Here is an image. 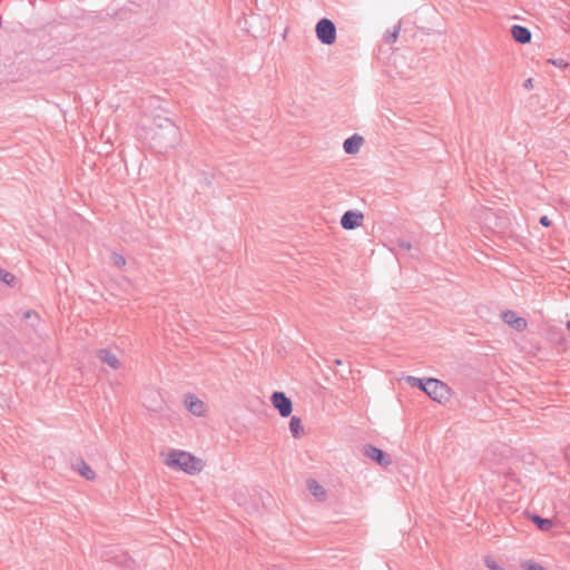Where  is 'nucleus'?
Segmentation results:
<instances>
[{
    "mask_svg": "<svg viewBox=\"0 0 570 570\" xmlns=\"http://www.w3.org/2000/svg\"><path fill=\"white\" fill-rule=\"evenodd\" d=\"M317 39L323 45H333L336 40V27L334 22L327 18L318 20L315 27Z\"/></svg>",
    "mask_w": 570,
    "mask_h": 570,
    "instance_id": "nucleus-1",
    "label": "nucleus"
},
{
    "mask_svg": "<svg viewBox=\"0 0 570 570\" xmlns=\"http://www.w3.org/2000/svg\"><path fill=\"white\" fill-rule=\"evenodd\" d=\"M424 392L434 401L441 402L448 397L449 387L446 384L436 379H426Z\"/></svg>",
    "mask_w": 570,
    "mask_h": 570,
    "instance_id": "nucleus-2",
    "label": "nucleus"
},
{
    "mask_svg": "<svg viewBox=\"0 0 570 570\" xmlns=\"http://www.w3.org/2000/svg\"><path fill=\"white\" fill-rule=\"evenodd\" d=\"M271 403L278 411L282 417L289 416L293 411V402L284 392H273L271 395Z\"/></svg>",
    "mask_w": 570,
    "mask_h": 570,
    "instance_id": "nucleus-3",
    "label": "nucleus"
},
{
    "mask_svg": "<svg viewBox=\"0 0 570 570\" xmlns=\"http://www.w3.org/2000/svg\"><path fill=\"white\" fill-rule=\"evenodd\" d=\"M184 404L186 409L195 416H204L207 411V405L198 396L193 393L184 395Z\"/></svg>",
    "mask_w": 570,
    "mask_h": 570,
    "instance_id": "nucleus-4",
    "label": "nucleus"
},
{
    "mask_svg": "<svg viewBox=\"0 0 570 570\" xmlns=\"http://www.w3.org/2000/svg\"><path fill=\"white\" fill-rule=\"evenodd\" d=\"M364 215L357 210H347L341 217V226L346 230L355 229L362 225Z\"/></svg>",
    "mask_w": 570,
    "mask_h": 570,
    "instance_id": "nucleus-5",
    "label": "nucleus"
},
{
    "mask_svg": "<svg viewBox=\"0 0 570 570\" xmlns=\"http://www.w3.org/2000/svg\"><path fill=\"white\" fill-rule=\"evenodd\" d=\"M360 452L363 454V456L374 461L375 463H385V452L372 444L362 445V448H360ZM386 463L390 462L387 461Z\"/></svg>",
    "mask_w": 570,
    "mask_h": 570,
    "instance_id": "nucleus-6",
    "label": "nucleus"
},
{
    "mask_svg": "<svg viewBox=\"0 0 570 570\" xmlns=\"http://www.w3.org/2000/svg\"><path fill=\"white\" fill-rule=\"evenodd\" d=\"M502 320L505 324L519 332L525 330L528 325L524 318L519 317L513 311L510 309L502 313Z\"/></svg>",
    "mask_w": 570,
    "mask_h": 570,
    "instance_id": "nucleus-7",
    "label": "nucleus"
},
{
    "mask_svg": "<svg viewBox=\"0 0 570 570\" xmlns=\"http://www.w3.org/2000/svg\"><path fill=\"white\" fill-rule=\"evenodd\" d=\"M511 37L518 43L525 45L531 41L532 35L529 28L520 24H513L510 30Z\"/></svg>",
    "mask_w": 570,
    "mask_h": 570,
    "instance_id": "nucleus-8",
    "label": "nucleus"
},
{
    "mask_svg": "<svg viewBox=\"0 0 570 570\" xmlns=\"http://www.w3.org/2000/svg\"><path fill=\"white\" fill-rule=\"evenodd\" d=\"M97 356L102 363L107 364L108 366H110L114 370H117L120 367L121 363H120L118 356L110 350H106V348L99 350L97 352Z\"/></svg>",
    "mask_w": 570,
    "mask_h": 570,
    "instance_id": "nucleus-9",
    "label": "nucleus"
},
{
    "mask_svg": "<svg viewBox=\"0 0 570 570\" xmlns=\"http://www.w3.org/2000/svg\"><path fill=\"white\" fill-rule=\"evenodd\" d=\"M306 487L311 494L320 502L326 500V490L315 479H307Z\"/></svg>",
    "mask_w": 570,
    "mask_h": 570,
    "instance_id": "nucleus-10",
    "label": "nucleus"
},
{
    "mask_svg": "<svg viewBox=\"0 0 570 570\" xmlns=\"http://www.w3.org/2000/svg\"><path fill=\"white\" fill-rule=\"evenodd\" d=\"M362 142H363V138L361 136L353 135L344 140V142H343L344 151L348 155L356 154L360 150Z\"/></svg>",
    "mask_w": 570,
    "mask_h": 570,
    "instance_id": "nucleus-11",
    "label": "nucleus"
},
{
    "mask_svg": "<svg viewBox=\"0 0 570 570\" xmlns=\"http://www.w3.org/2000/svg\"><path fill=\"white\" fill-rule=\"evenodd\" d=\"M108 561H112L115 564L124 569H132L135 564V561L127 553L116 556L111 559H108Z\"/></svg>",
    "mask_w": 570,
    "mask_h": 570,
    "instance_id": "nucleus-12",
    "label": "nucleus"
},
{
    "mask_svg": "<svg viewBox=\"0 0 570 570\" xmlns=\"http://www.w3.org/2000/svg\"><path fill=\"white\" fill-rule=\"evenodd\" d=\"M288 425L293 438L299 439L303 435L304 428L299 417L292 416Z\"/></svg>",
    "mask_w": 570,
    "mask_h": 570,
    "instance_id": "nucleus-13",
    "label": "nucleus"
},
{
    "mask_svg": "<svg viewBox=\"0 0 570 570\" xmlns=\"http://www.w3.org/2000/svg\"><path fill=\"white\" fill-rule=\"evenodd\" d=\"M531 521L538 527L541 531H550L553 527V522L550 519H546L540 517L539 514H532Z\"/></svg>",
    "mask_w": 570,
    "mask_h": 570,
    "instance_id": "nucleus-14",
    "label": "nucleus"
},
{
    "mask_svg": "<svg viewBox=\"0 0 570 570\" xmlns=\"http://www.w3.org/2000/svg\"><path fill=\"white\" fill-rule=\"evenodd\" d=\"M71 468H77L78 473L87 480H94L96 476L91 465H71Z\"/></svg>",
    "mask_w": 570,
    "mask_h": 570,
    "instance_id": "nucleus-15",
    "label": "nucleus"
},
{
    "mask_svg": "<svg viewBox=\"0 0 570 570\" xmlns=\"http://www.w3.org/2000/svg\"><path fill=\"white\" fill-rule=\"evenodd\" d=\"M180 463H202L199 459L180 450Z\"/></svg>",
    "mask_w": 570,
    "mask_h": 570,
    "instance_id": "nucleus-16",
    "label": "nucleus"
},
{
    "mask_svg": "<svg viewBox=\"0 0 570 570\" xmlns=\"http://www.w3.org/2000/svg\"><path fill=\"white\" fill-rule=\"evenodd\" d=\"M0 281L7 285H12L14 282V276L11 273L0 268Z\"/></svg>",
    "mask_w": 570,
    "mask_h": 570,
    "instance_id": "nucleus-17",
    "label": "nucleus"
},
{
    "mask_svg": "<svg viewBox=\"0 0 570 570\" xmlns=\"http://www.w3.org/2000/svg\"><path fill=\"white\" fill-rule=\"evenodd\" d=\"M406 381L410 383L411 386L419 387L420 390L424 391V380L414 376H407Z\"/></svg>",
    "mask_w": 570,
    "mask_h": 570,
    "instance_id": "nucleus-18",
    "label": "nucleus"
},
{
    "mask_svg": "<svg viewBox=\"0 0 570 570\" xmlns=\"http://www.w3.org/2000/svg\"><path fill=\"white\" fill-rule=\"evenodd\" d=\"M180 471L194 475L202 471V465H180Z\"/></svg>",
    "mask_w": 570,
    "mask_h": 570,
    "instance_id": "nucleus-19",
    "label": "nucleus"
},
{
    "mask_svg": "<svg viewBox=\"0 0 570 570\" xmlns=\"http://www.w3.org/2000/svg\"><path fill=\"white\" fill-rule=\"evenodd\" d=\"M400 27H394V30L392 32H386L385 35V41L389 43H393L396 41L399 36Z\"/></svg>",
    "mask_w": 570,
    "mask_h": 570,
    "instance_id": "nucleus-20",
    "label": "nucleus"
},
{
    "mask_svg": "<svg viewBox=\"0 0 570 570\" xmlns=\"http://www.w3.org/2000/svg\"><path fill=\"white\" fill-rule=\"evenodd\" d=\"M522 569L523 570H547L543 566L535 563V562H531V561H527V562L522 563Z\"/></svg>",
    "mask_w": 570,
    "mask_h": 570,
    "instance_id": "nucleus-21",
    "label": "nucleus"
},
{
    "mask_svg": "<svg viewBox=\"0 0 570 570\" xmlns=\"http://www.w3.org/2000/svg\"><path fill=\"white\" fill-rule=\"evenodd\" d=\"M111 261H112V264L117 267H121L126 264V259L124 258V256H121L117 253H114L111 255Z\"/></svg>",
    "mask_w": 570,
    "mask_h": 570,
    "instance_id": "nucleus-22",
    "label": "nucleus"
},
{
    "mask_svg": "<svg viewBox=\"0 0 570 570\" xmlns=\"http://www.w3.org/2000/svg\"><path fill=\"white\" fill-rule=\"evenodd\" d=\"M549 62L559 68L568 67V62H566L563 59H550Z\"/></svg>",
    "mask_w": 570,
    "mask_h": 570,
    "instance_id": "nucleus-23",
    "label": "nucleus"
},
{
    "mask_svg": "<svg viewBox=\"0 0 570 570\" xmlns=\"http://www.w3.org/2000/svg\"><path fill=\"white\" fill-rule=\"evenodd\" d=\"M24 318L31 321V325H33V320H38V315L32 311H27L24 313Z\"/></svg>",
    "mask_w": 570,
    "mask_h": 570,
    "instance_id": "nucleus-24",
    "label": "nucleus"
},
{
    "mask_svg": "<svg viewBox=\"0 0 570 570\" xmlns=\"http://www.w3.org/2000/svg\"><path fill=\"white\" fill-rule=\"evenodd\" d=\"M399 246L405 250H410L412 248L411 243L404 239L399 240Z\"/></svg>",
    "mask_w": 570,
    "mask_h": 570,
    "instance_id": "nucleus-25",
    "label": "nucleus"
},
{
    "mask_svg": "<svg viewBox=\"0 0 570 570\" xmlns=\"http://www.w3.org/2000/svg\"><path fill=\"white\" fill-rule=\"evenodd\" d=\"M487 566L491 570H503L495 561H485Z\"/></svg>",
    "mask_w": 570,
    "mask_h": 570,
    "instance_id": "nucleus-26",
    "label": "nucleus"
},
{
    "mask_svg": "<svg viewBox=\"0 0 570 570\" xmlns=\"http://www.w3.org/2000/svg\"><path fill=\"white\" fill-rule=\"evenodd\" d=\"M539 222L544 227H549L551 225V220L548 218V216H542Z\"/></svg>",
    "mask_w": 570,
    "mask_h": 570,
    "instance_id": "nucleus-27",
    "label": "nucleus"
},
{
    "mask_svg": "<svg viewBox=\"0 0 570 570\" xmlns=\"http://www.w3.org/2000/svg\"><path fill=\"white\" fill-rule=\"evenodd\" d=\"M523 87L527 89V90H531L533 88V80L531 78L527 79L524 82H523Z\"/></svg>",
    "mask_w": 570,
    "mask_h": 570,
    "instance_id": "nucleus-28",
    "label": "nucleus"
},
{
    "mask_svg": "<svg viewBox=\"0 0 570 570\" xmlns=\"http://www.w3.org/2000/svg\"><path fill=\"white\" fill-rule=\"evenodd\" d=\"M144 405L151 411H156L158 409V405L148 403L147 400H144Z\"/></svg>",
    "mask_w": 570,
    "mask_h": 570,
    "instance_id": "nucleus-29",
    "label": "nucleus"
},
{
    "mask_svg": "<svg viewBox=\"0 0 570 570\" xmlns=\"http://www.w3.org/2000/svg\"><path fill=\"white\" fill-rule=\"evenodd\" d=\"M166 463H171V464H175V463H178V460L171 458L170 460H168Z\"/></svg>",
    "mask_w": 570,
    "mask_h": 570,
    "instance_id": "nucleus-30",
    "label": "nucleus"
},
{
    "mask_svg": "<svg viewBox=\"0 0 570 570\" xmlns=\"http://www.w3.org/2000/svg\"><path fill=\"white\" fill-rule=\"evenodd\" d=\"M334 363H335L336 365H341V364H342V361H341V360H338V358H336V360H334Z\"/></svg>",
    "mask_w": 570,
    "mask_h": 570,
    "instance_id": "nucleus-31",
    "label": "nucleus"
},
{
    "mask_svg": "<svg viewBox=\"0 0 570 570\" xmlns=\"http://www.w3.org/2000/svg\"><path fill=\"white\" fill-rule=\"evenodd\" d=\"M238 504H244L245 502L243 500L237 499Z\"/></svg>",
    "mask_w": 570,
    "mask_h": 570,
    "instance_id": "nucleus-32",
    "label": "nucleus"
},
{
    "mask_svg": "<svg viewBox=\"0 0 570 570\" xmlns=\"http://www.w3.org/2000/svg\"><path fill=\"white\" fill-rule=\"evenodd\" d=\"M276 570V569H275Z\"/></svg>",
    "mask_w": 570,
    "mask_h": 570,
    "instance_id": "nucleus-33",
    "label": "nucleus"
}]
</instances>
